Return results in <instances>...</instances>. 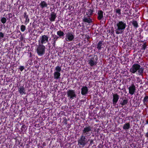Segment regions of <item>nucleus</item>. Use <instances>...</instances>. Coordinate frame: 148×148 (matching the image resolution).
<instances>
[{
  "label": "nucleus",
  "instance_id": "nucleus-1",
  "mask_svg": "<svg viewBox=\"0 0 148 148\" xmlns=\"http://www.w3.org/2000/svg\"><path fill=\"white\" fill-rule=\"evenodd\" d=\"M126 26V23L123 21H119L114 25L116 33L117 34H121Z\"/></svg>",
  "mask_w": 148,
  "mask_h": 148
},
{
  "label": "nucleus",
  "instance_id": "nucleus-2",
  "mask_svg": "<svg viewBox=\"0 0 148 148\" xmlns=\"http://www.w3.org/2000/svg\"><path fill=\"white\" fill-rule=\"evenodd\" d=\"M144 69L140 67V65L137 64H134L130 69V71L132 73H134L137 72L139 75H142L143 73Z\"/></svg>",
  "mask_w": 148,
  "mask_h": 148
},
{
  "label": "nucleus",
  "instance_id": "nucleus-3",
  "mask_svg": "<svg viewBox=\"0 0 148 148\" xmlns=\"http://www.w3.org/2000/svg\"><path fill=\"white\" fill-rule=\"evenodd\" d=\"M46 47L42 44H39L36 49V51L38 56H42L45 53Z\"/></svg>",
  "mask_w": 148,
  "mask_h": 148
},
{
  "label": "nucleus",
  "instance_id": "nucleus-4",
  "mask_svg": "<svg viewBox=\"0 0 148 148\" xmlns=\"http://www.w3.org/2000/svg\"><path fill=\"white\" fill-rule=\"evenodd\" d=\"M86 136L81 135L80 138L78 140V145L84 146L90 140L89 139L88 140Z\"/></svg>",
  "mask_w": 148,
  "mask_h": 148
},
{
  "label": "nucleus",
  "instance_id": "nucleus-5",
  "mask_svg": "<svg viewBox=\"0 0 148 148\" xmlns=\"http://www.w3.org/2000/svg\"><path fill=\"white\" fill-rule=\"evenodd\" d=\"M92 128L90 126L86 127L84 128L82 132V135L86 136L88 137L91 135L92 133Z\"/></svg>",
  "mask_w": 148,
  "mask_h": 148
},
{
  "label": "nucleus",
  "instance_id": "nucleus-6",
  "mask_svg": "<svg viewBox=\"0 0 148 148\" xmlns=\"http://www.w3.org/2000/svg\"><path fill=\"white\" fill-rule=\"evenodd\" d=\"M66 93L69 99L72 100L76 97V92L74 90H69L67 91Z\"/></svg>",
  "mask_w": 148,
  "mask_h": 148
},
{
  "label": "nucleus",
  "instance_id": "nucleus-7",
  "mask_svg": "<svg viewBox=\"0 0 148 148\" xmlns=\"http://www.w3.org/2000/svg\"><path fill=\"white\" fill-rule=\"evenodd\" d=\"M49 38L47 36L44 35L40 37L38 40V44H44L48 42Z\"/></svg>",
  "mask_w": 148,
  "mask_h": 148
},
{
  "label": "nucleus",
  "instance_id": "nucleus-8",
  "mask_svg": "<svg viewBox=\"0 0 148 148\" xmlns=\"http://www.w3.org/2000/svg\"><path fill=\"white\" fill-rule=\"evenodd\" d=\"M65 39L67 41H72L73 40L75 37L73 32H69L66 34Z\"/></svg>",
  "mask_w": 148,
  "mask_h": 148
},
{
  "label": "nucleus",
  "instance_id": "nucleus-9",
  "mask_svg": "<svg viewBox=\"0 0 148 148\" xmlns=\"http://www.w3.org/2000/svg\"><path fill=\"white\" fill-rule=\"evenodd\" d=\"M129 93L131 95H134L136 90V86L134 84H132L128 88Z\"/></svg>",
  "mask_w": 148,
  "mask_h": 148
},
{
  "label": "nucleus",
  "instance_id": "nucleus-10",
  "mask_svg": "<svg viewBox=\"0 0 148 148\" xmlns=\"http://www.w3.org/2000/svg\"><path fill=\"white\" fill-rule=\"evenodd\" d=\"M97 60V57H96L95 58L94 57L90 59L88 63L91 66H93L96 64Z\"/></svg>",
  "mask_w": 148,
  "mask_h": 148
},
{
  "label": "nucleus",
  "instance_id": "nucleus-11",
  "mask_svg": "<svg viewBox=\"0 0 148 148\" xmlns=\"http://www.w3.org/2000/svg\"><path fill=\"white\" fill-rule=\"evenodd\" d=\"M119 98V96L116 94L113 95V99H112L113 103L114 105H116Z\"/></svg>",
  "mask_w": 148,
  "mask_h": 148
},
{
  "label": "nucleus",
  "instance_id": "nucleus-12",
  "mask_svg": "<svg viewBox=\"0 0 148 148\" xmlns=\"http://www.w3.org/2000/svg\"><path fill=\"white\" fill-rule=\"evenodd\" d=\"M88 88L86 86H83L81 89V94L83 95H85L88 93Z\"/></svg>",
  "mask_w": 148,
  "mask_h": 148
},
{
  "label": "nucleus",
  "instance_id": "nucleus-13",
  "mask_svg": "<svg viewBox=\"0 0 148 148\" xmlns=\"http://www.w3.org/2000/svg\"><path fill=\"white\" fill-rule=\"evenodd\" d=\"M40 5L42 9H43L45 8H46L47 9H48V7H47L48 4L45 1H41L40 4Z\"/></svg>",
  "mask_w": 148,
  "mask_h": 148
},
{
  "label": "nucleus",
  "instance_id": "nucleus-14",
  "mask_svg": "<svg viewBox=\"0 0 148 148\" xmlns=\"http://www.w3.org/2000/svg\"><path fill=\"white\" fill-rule=\"evenodd\" d=\"M18 91L21 95H23L25 94V89L23 86H21L18 88Z\"/></svg>",
  "mask_w": 148,
  "mask_h": 148
},
{
  "label": "nucleus",
  "instance_id": "nucleus-15",
  "mask_svg": "<svg viewBox=\"0 0 148 148\" xmlns=\"http://www.w3.org/2000/svg\"><path fill=\"white\" fill-rule=\"evenodd\" d=\"M56 17V14L54 12L51 13V17L49 18L50 21L52 22L55 21V18Z\"/></svg>",
  "mask_w": 148,
  "mask_h": 148
},
{
  "label": "nucleus",
  "instance_id": "nucleus-16",
  "mask_svg": "<svg viewBox=\"0 0 148 148\" xmlns=\"http://www.w3.org/2000/svg\"><path fill=\"white\" fill-rule=\"evenodd\" d=\"M83 21L88 23H90L92 22V19L90 18H88L84 16L83 18Z\"/></svg>",
  "mask_w": 148,
  "mask_h": 148
},
{
  "label": "nucleus",
  "instance_id": "nucleus-17",
  "mask_svg": "<svg viewBox=\"0 0 148 148\" xmlns=\"http://www.w3.org/2000/svg\"><path fill=\"white\" fill-rule=\"evenodd\" d=\"M98 18L99 20H101L103 17V12L101 10H99L98 12Z\"/></svg>",
  "mask_w": 148,
  "mask_h": 148
},
{
  "label": "nucleus",
  "instance_id": "nucleus-18",
  "mask_svg": "<svg viewBox=\"0 0 148 148\" xmlns=\"http://www.w3.org/2000/svg\"><path fill=\"white\" fill-rule=\"evenodd\" d=\"M54 78L55 79H60V73H57L54 72Z\"/></svg>",
  "mask_w": 148,
  "mask_h": 148
},
{
  "label": "nucleus",
  "instance_id": "nucleus-19",
  "mask_svg": "<svg viewBox=\"0 0 148 148\" xmlns=\"http://www.w3.org/2000/svg\"><path fill=\"white\" fill-rule=\"evenodd\" d=\"M130 128V124L129 123H126L123 125V129L127 130H128Z\"/></svg>",
  "mask_w": 148,
  "mask_h": 148
},
{
  "label": "nucleus",
  "instance_id": "nucleus-20",
  "mask_svg": "<svg viewBox=\"0 0 148 148\" xmlns=\"http://www.w3.org/2000/svg\"><path fill=\"white\" fill-rule=\"evenodd\" d=\"M132 23L135 28H137L138 27V23L136 21L133 20L132 22Z\"/></svg>",
  "mask_w": 148,
  "mask_h": 148
},
{
  "label": "nucleus",
  "instance_id": "nucleus-21",
  "mask_svg": "<svg viewBox=\"0 0 148 148\" xmlns=\"http://www.w3.org/2000/svg\"><path fill=\"white\" fill-rule=\"evenodd\" d=\"M93 11L91 9L87 10L86 11V14L89 16L92 14Z\"/></svg>",
  "mask_w": 148,
  "mask_h": 148
},
{
  "label": "nucleus",
  "instance_id": "nucleus-22",
  "mask_svg": "<svg viewBox=\"0 0 148 148\" xmlns=\"http://www.w3.org/2000/svg\"><path fill=\"white\" fill-rule=\"evenodd\" d=\"M61 70V68L59 66H57L55 68V71L54 72L60 73Z\"/></svg>",
  "mask_w": 148,
  "mask_h": 148
},
{
  "label": "nucleus",
  "instance_id": "nucleus-23",
  "mask_svg": "<svg viewBox=\"0 0 148 148\" xmlns=\"http://www.w3.org/2000/svg\"><path fill=\"white\" fill-rule=\"evenodd\" d=\"M102 42L101 41H100L98 43L97 45V48L99 50H100L101 49V46H102Z\"/></svg>",
  "mask_w": 148,
  "mask_h": 148
},
{
  "label": "nucleus",
  "instance_id": "nucleus-24",
  "mask_svg": "<svg viewBox=\"0 0 148 148\" xmlns=\"http://www.w3.org/2000/svg\"><path fill=\"white\" fill-rule=\"evenodd\" d=\"M57 34L60 36H62L64 35V34L63 32L59 31L57 32Z\"/></svg>",
  "mask_w": 148,
  "mask_h": 148
},
{
  "label": "nucleus",
  "instance_id": "nucleus-25",
  "mask_svg": "<svg viewBox=\"0 0 148 148\" xmlns=\"http://www.w3.org/2000/svg\"><path fill=\"white\" fill-rule=\"evenodd\" d=\"M143 102L144 104L148 102V96H146L144 97L143 100Z\"/></svg>",
  "mask_w": 148,
  "mask_h": 148
},
{
  "label": "nucleus",
  "instance_id": "nucleus-26",
  "mask_svg": "<svg viewBox=\"0 0 148 148\" xmlns=\"http://www.w3.org/2000/svg\"><path fill=\"white\" fill-rule=\"evenodd\" d=\"M128 101L127 100L124 99L123 100V101L121 103V104L122 106H124L127 103Z\"/></svg>",
  "mask_w": 148,
  "mask_h": 148
},
{
  "label": "nucleus",
  "instance_id": "nucleus-27",
  "mask_svg": "<svg viewBox=\"0 0 148 148\" xmlns=\"http://www.w3.org/2000/svg\"><path fill=\"white\" fill-rule=\"evenodd\" d=\"M25 15L24 16V17L26 18L25 23H28L29 21V19L28 17V16L26 15L25 13Z\"/></svg>",
  "mask_w": 148,
  "mask_h": 148
},
{
  "label": "nucleus",
  "instance_id": "nucleus-28",
  "mask_svg": "<svg viewBox=\"0 0 148 148\" xmlns=\"http://www.w3.org/2000/svg\"><path fill=\"white\" fill-rule=\"evenodd\" d=\"M146 47V45L145 44H143L142 46V48L141 49V51L143 52Z\"/></svg>",
  "mask_w": 148,
  "mask_h": 148
},
{
  "label": "nucleus",
  "instance_id": "nucleus-29",
  "mask_svg": "<svg viewBox=\"0 0 148 148\" xmlns=\"http://www.w3.org/2000/svg\"><path fill=\"white\" fill-rule=\"evenodd\" d=\"M25 29V25H22L21 27V30L22 32H23Z\"/></svg>",
  "mask_w": 148,
  "mask_h": 148
},
{
  "label": "nucleus",
  "instance_id": "nucleus-30",
  "mask_svg": "<svg viewBox=\"0 0 148 148\" xmlns=\"http://www.w3.org/2000/svg\"><path fill=\"white\" fill-rule=\"evenodd\" d=\"M1 21L2 23H5L6 21V19L5 18L3 17L1 18Z\"/></svg>",
  "mask_w": 148,
  "mask_h": 148
},
{
  "label": "nucleus",
  "instance_id": "nucleus-31",
  "mask_svg": "<svg viewBox=\"0 0 148 148\" xmlns=\"http://www.w3.org/2000/svg\"><path fill=\"white\" fill-rule=\"evenodd\" d=\"M116 12L117 13H118L119 15H120L121 14V10L120 9H117L116 10Z\"/></svg>",
  "mask_w": 148,
  "mask_h": 148
},
{
  "label": "nucleus",
  "instance_id": "nucleus-32",
  "mask_svg": "<svg viewBox=\"0 0 148 148\" xmlns=\"http://www.w3.org/2000/svg\"><path fill=\"white\" fill-rule=\"evenodd\" d=\"M3 34L1 32H0V40L4 37Z\"/></svg>",
  "mask_w": 148,
  "mask_h": 148
},
{
  "label": "nucleus",
  "instance_id": "nucleus-33",
  "mask_svg": "<svg viewBox=\"0 0 148 148\" xmlns=\"http://www.w3.org/2000/svg\"><path fill=\"white\" fill-rule=\"evenodd\" d=\"M24 69V67L23 66H20L19 67V69L21 71H22Z\"/></svg>",
  "mask_w": 148,
  "mask_h": 148
},
{
  "label": "nucleus",
  "instance_id": "nucleus-34",
  "mask_svg": "<svg viewBox=\"0 0 148 148\" xmlns=\"http://www.w3.org/2000/svg\"><path fill=\"white\" fill-rule=\"evenodd\" d=\"M58 37H57V38L56 39V40L54 41V43H53V46H54L55 45V42H56V40H57V39L58 38Z\"/></svg>",
  "mask_w": 148,
  "mask_h": 148
},
{
  "label": "nucleus",
  "instance_id": "nucleus-35",
  "mask_svg": "<svg viewBox=\"0 0 148 148\" xmlns=\"http://www.w3.org/2000/svg\"><path fill=\"white\" fill-rule=\"evenodd\" d=\"M146 136L148 138V131L147 133L146 134Z\"/></svg>",
  "mask_w": 148,
  "mask_h": 148
},
{
  "label": "nucleus",
  "instance_id": "nucleus-36",
  "mask_svg": "<svg viewBox=\"0 0 148 148\" xmlns=\"http://www.w3.org/2000/svg\"><path fill=\"white\" fill-rule=\"evenodd\" d=\"M146 124H148V119L146 121Z\"/></svg>",
  "mask_w": 148,
  "mask_h": 148
},
{
  "label": "nucleus",
  "instance_id": "nucleus-37",
  "mask_svg": "<svg viewBox=\"0 0 148 148\" xmlns=\"http://www.w3.org/2000/svg\"><path fill=\"white\" fill-rule=\"evenodd\" d=\"M93 140H90V143L91 144L93 142Z\"/></svg>",
  "mask_w": 148,
  "mask_h": 148
}]
</instances>
